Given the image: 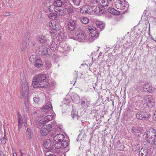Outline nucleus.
Wrapping results in <instances>:
<instances>
[{"label":"nucleus","instance_id":"f257e3e1","mask_svg":"<svg viewBox=\"0 0 156 156\" xmlns=\"http://www.w3.org/2000/svg\"><path fill=\"white\" fill-rule=\"evenodd\" d=\"M144 138L146 139V141H144V144L146 146L149 147L150 149L152 147V145L156 148V133L153 129H149L144 134Z\"/></svg>","mask_w":156,"mask_h":156},{"label":"nucleus","instance_id":"f03ea898","mask_svg":"<svg viewBox=\"0 0 156 156\" xmlns=\"http://www.w3.org/2000/svg\"><path fill=\"white\" fill-rule=\"evenodd\" d=\"M46 78V76L44 74H41L35 76L33 79L32 84L35 87L45 88L47 87L48 83L44 81Z\"/></svg>","mask_w":156,"mask_h":156},{"label":"nucleus","instance_id":"7ed1b4c3","mask_svg":"<svg viewBox=\"0 0 156 156\" xmlns=\"http://www.w3.org/2000/svg\"><path fill=\"white\" fill-rule=\"evenodd\" d=\"M29 61L31 62L35 63L34 65L35 67L37 68L42 67L43 66V62L41 59L38 58L36 55H31L29 58Z\"/></svg>","mask_w":156,"mask_h":156},{"label":"nucleus","instance_id":"20e7f679","mask_svg":"<svg viewBox=\"0 0 156 156\" xmlns=\"http://www.w3.org/2000/svg\"><path fill=\"white\" fill-rule=\"evenodd\" d=\"M76 35L75 38L79 42H83L87 40V35L85 32L83 30L79 29L76 33Z\"/></svg>","mask_w":156,"mask_h":156},{"label":"nucleus","instance_id":"39448f33","mask_svg":"<svg viewBox=\"0 0 156 156\" xmlns=\"http://www.w3.org/2000/svg\"><path fill=\"white\" fill-rule=\"evenodd\" d=\"M29 87L28 83L25 82L23 84L22 90H21L20 97L21 98L25 97L27 98L29 94Z\"/></svg>","mask_w":156,"mask_h":156},{"label":"nucleus","instance_id":"423d86ee","mask_svg":"<svg viewBox=\"0 0 156 156\" xmlns=\"http://www.w3.org/2000/svg\"><path fill=\"white\" fill-rule=\"evenodd\" d=\"M52 126L50 124L44 125L41 128V133L42 135L46 136L51 131Z\"/></svg>","mask_w":156,"mask_h":156},{"label":"nucleus","instance_id":"0eeeda50","mask_svg":"<svg viewBox=\"0 0 156 156\" xmlns=\"http://www.w3.org/2000/svg\"><path fill=\"white\" fill-rule=\"evenodd\" d=\"M90 101L89 99L84 97L81 98L80 101V106L83 109H86L89 107L90 105Z\"/></svg>","mask_w":156,"mask_h":156},{"label":"nucleus","instance_id":"6e6552de","mask_svg":"<svg viewBox=\"0 0 156 156\" xmlns=\"http://www.w3.org/2000/svg\"><path fill=\"white\" fill-rule=\"evenodd\" d=\"M136 117L139 119L145 120L149 117V115L146 112L141 111L137 113Z\"/></svg>","mask_w":156,"mask_h":156},{"label":"nucleus","instance_id":"1a4fd4ad","mask_svg":"<svg viewBox=\"0 0 156 156\" xmlns=\"http://www.w3.org/2000/svg\"><path fill=\"white\" fill-rule=\"evenodd\" d=\"M144 101L146 104L150 108L152 107L154 105V100L151 96H146L144 99Z\"/></svg>","mask_w":156,"mask_h":156},{"label":"nucleus","instance_id":"9d476101","mask_svg":"<svg viewBox=\"0 0 156 156\" xmlns=\"http://www.w3.org/2000/svg\"><path fill=\"white\" fill-rule=\"evenodd\" d=\"M115 7L117 9H123L126 5L124 0H117L115 3Z\"/></svg>","mask_w":156,"mask_h":156},{"label":"nucleus","instance_id":"9b49d317","mask_svg":"<svg viewBox=\"0 0 156 156\" xmlns=\"http://www.w3.org/2000/svg\"><path fill=\"white\" fill-rule=\"evenodd\" d=\"M90 36L93 37L94 39L98 37L99 34L95 28L93 27H89L88 28Z\"/></svg>","mask_w":156,"mask_h":156},{"label":"nucleus","instance_id":"f8f14e48","mask_svg":"<svg viewBox=\"0 0 156 156\" xmlns=\"http://www.w3.org/2000/svg\"><path fill=\"white\" fill-rule=\"evenodd\" d=\"M68 142L66 140H63L59 143H56L55 144V148L57 149L63 148L66 147L68 145Z\"/></svg>","mask_w":156,"mask_h":156},{"label":"nucleus","instance_id":"ddd939ff","mask_svg":"<svg viewBox=\"0 0 156 156\" xmlns=\"http://www.w3.org/2000/svg\"><path fill=\"white\" fill-rule=\"evenodd\" d=\"M76 21L71 20L68 23L67 25L69 30L70 31H73L76 27Z\"/></svg>","mask_w":156,"mask_h":156},{"label":"nucleus","instance_id":"4468645a","mask_svg":"<svg viewBox=\"0 0 156 156\" xmlns=\"http://www.w3.org/2000/svg\"><path fill=\"white\" fill-rule=\"evenodd\" d=\"M65 138L64 136L62 134H59L55 135L54 138V140L56 143H59L63 140Z\"/></svg>","mask_w":156,"mask_h":156},{"label":"nucleus","instance_id":"2eb2a0df","mask_svg":"<svg viewBox=\"0 0 156 156\" xmlns=\"http://www.w3.org/2000/svg\"><path fill=\"white\" fill-rule=\"evenodd\" d=\"M39 41L41 43L46 44L47 45L49 44L50 40L43 35H40L39 36Z\"/></svg>","mask_w":156,"mask_h":156},{"label":"nucleus","instance_id":"dca6fc26","mask_svg":"<svg viewBox=\"0 0 156 156\" xmlns=\"http://www.w3.org/2000/svg\"><path fill=\"white\" fill-rule=\"evenodd\" d=\"M52 106L51 103L49 101L47 102L45 105L41 109L42 110H45V112H47L48 111L51 109Z\"/></svg>","mask_w":156,"mask_h":156},{"label":"nucleus","instance_id":"f3484780","mask_svg":"<svg viewBox=\"0 0 156 156\" xmlns=\"http://www.w3.org/2000/svg\"><path fill=\"white\" fill-rule=\"evenodd\" d=\"M93 8V11L96 14H101L104 12V9H101L99 6H94Z\"/></svg>","mask_w":156,"mask_h":156},{"label":"nucleus","instance_id":"a211bd4d","mask_svg":"<svg viewBox=\"0 0 156 156\" xmlns=\"http://www.w3.org/2000/svg\"><path fill=\"white\" fill-rule=\"evenodd\" d=\"M96 2L103 7L107 6L108 4V0H96Z\"/></svg>","mask_w":156,"mask_h":156},{"label":"nucleus","instance_id":"6ab92c4d","mask_svg":"<svg viewBox=\"0 0 156 156\" xmlns=\"http://www.w3.org/2000/svg\"><path fill=\"white\" fill-rule=\"evenodd\" d=\"M72 99L73 102L78 104L80 101V98L78 95L76 94H74L72 97H71Z\"/></svg>","mask_w":156,"mask_h":156},{"label":"nucleus","instance_id":"aec40b11","mask_svg":"<svg viewBox=\"0 0 156 156\" xmlns=\"http://www.w3.org/2000/svg\"><path fill=\"white\" fill-rule=\"evenodd\" d=\"M51 42H49L50 48L52 51H55L57 49V45L55 43V42L52 40L51 41Z\"/></svg>","mask_w":156,"mask_h":156},{"label":"nucleus","instance_id":"412c9836","mask_svg":"<svg viewBox=\"0 0 156 156\" xmlns=\"http://www.w3.org/2000/svg\"><path fill=\"white\" fill-rule=\"evenodd\" d=\"M140 131V130L139 127L137 126H134L133 127L132 129V132L134 133L135 135L138 136L139 134H137V133H139Z\"/></svg>","mask_w":156,"mask_h":156},{"label":"nucleus","instance_id":"4be33fe9","mask_svg":"<svg viewBox=\"0 0 156 156\" xmlns=\"http://www.w3.org/2000/svg\"><path fill=\"white\" fill-rule=\"evenodd\" d=\"M96 24L98 27L101 29H103L105 26V23L99 20H97L96 22Z\"/></svg>","mask_w":156,"mask_h":156},{"label":"nucleus","instance_id":"5701e85b","mask_svg":"<svg viewBox=\"0 0 156 156\" xmlns=\"http://www.w3.org/2000/svg\"><path fill=\"white\" fill-rule=\"evenodd\" d=\"M71 115L73 119L75 120H78L80 116L78 115V112L76 111H73L71 112Z\"/></svg>","mask_w":156,"mask_h":156},{"label":"nucleus","instance_id":"b1692460","mask_svg":"<svg viewBox=\"0 0 156 156\" xmlns=\"http://www.w3.org/2000/svg\"><path fill=\"white\" fill-rule=\"evenodd\" d=\"M108 11L109 12L116 15H119L120 14L119 11H117L114 9L112 8H109L108 9Z\"/></svg>","mask_w":156,"mask_h":156},{"label":"nucleus","instance_id":"393cba45","mask_svg":"<svg viewBox=\"0 0 156 156\" xmlns=\"http://www.w3.org/2000/svg\"><path fill=\"white\" fill-rule=\"evenodd\" d=\"M53 118L52 115H48L45 116L44 119V122H43V123H45L46 122H48L51 120Z\"/></svg>","mask_w":156,"mask_h":156},{"label":"nucleus","instance_id":"a878e982","mask_svg":"<svg viewBox=\"0 0 156 156\" xmlns=\"http://www.w3.org/2000/svg\"><path fill=\"white\" fill-rule=\"evenodd\" d=\"M66 10L60 9V11H59L57 14H56L57 15H59L60 16H62L64 17H65L66 15Z\"/></svg>","mask_w":156,"mask_h":156},{"label":"nucleus","instance_id":"bb28decb","mask_svg":"<svg viewBox=\"0 0 156 156\" xmlns=\"http://www.w3.org/2000/svg\"><path fill=\"white\" fill-rule=\"evenodd\" d=\"M44 146L45 148L48 149L51 145V142L50 140H47L44 143Z\"/></svg>","mask_w":156,"mask_h":156},{"label":"nucleus","instance_id":"cd10ccee","mask_svg":"<svg viewBox=\"0 0 156 156\" xmlns=\"http://www.w3.org/2000/svg\"><path fill=\"white\" fill-rule=\"evenodd\" d=\"M147 154V151L146 149H142L139 152V154L142 156H146Z\"/></svg>","mask_w":156,"mask_h":156},{"label":"nucleus","instance_id":"c85d7f7f","mask_svg":"<svg viewBox=\"0 0 156 156\" xmlns=\"http://www.w3.org/2000/svg\"><path fill=\"white\" fill-rule=\"evenodd\" d=\"M33 100L34 103L35 104H40L41 102V100L40 99V98L38 96L34 97L33 98Z\"/></svg>","mask_w":156,"mask_h":156},{"label":"nucleus","instance_id":"c756f323","mask_svg":"<svg viewBox=\"0 0 156 156\" xmlns=\"http://www.w3.org/2000/svg\"><path fill=\"white\" fill-rule=\"evenodd\" d=\"M94 8L91 6H87V8L86 9L85 12V13L90 14L93 11Z\"/></svg>","mask_w":156,"mask_h":156},{"label":"nucleus","instance_id":"7c9ffc66","mask_svg":"<svg viewBox=\"0 0 156 156\" xmlns=\"http://www.w3.org/2000/svg\"><path fill=\"white\" fill-rule=\"evenodd\" d=\"M55 1L53 4L56 6L60 7L62 5V3L60 0H54Z\"/></svg>","mask_w":156,"mask_h":156},{"label":"nucleus","instance_id":"2f4dec72","mask_svg":"<svg viewBox=\"0 0 156 156\" xmlns=\"http://www.w3.org/2000/svg\"><path fill=\"white\" fill-rule=\"evenodd\" d=\"M48 16L50 19L55 20L57 17V14L54 13H51L48 15Z\"/></svg>","mask_w":156,"mask_h":156},{"label":"nucleus","instance_id":"473e14b6","mask_svg":"<svg viewBox=\"0 0 156 156\" xmlns=\"http://www.w3.org/2000/svg\"><path fill=\"white\" fill-rule=\"evenodd\" d=\"M81 21L83 24H86L89 22V20L87 17H84L81 19Z\"/></svg>","mask_w":156,"mask_h":156},{"label":"nucleus","instance_id":"72a5a7b5","mask_svg":"<svg viewBox=\"0 0 156 156\" xmlns=\"http://www.w3.org/2000/svg\"><path fill=\"white\" fill-rule=\"evenodd\" d=\"M86 135L85 134V133H83V132L82 133V132L79 134L78 138L79 139L80 138L81 140H82L84 138H86Z\"/></svg>","mask_w":156,"mask_h":156},{"label":"nucleus","instance_id":"f704fd0d","mask_svg":"<svg viewBox=\"0 0 156 156\" xmlns=\"http://www.w3.org/2000/svg\"><path fill=\"white\" fill-rule=\"evenodd\" d=\"M31 129L30 128H28L27 129L26 134L27 136V137L29 138L30 139H31Z\"/></svg>","mask_w":156,"mask_h":156},{"label":"nucleus","instance_id":"c9c22d12","mask_svg":"<svg viewBox=\"0 0 156 156\" xmlns=\"http://www.w3.org/2000/svg\"><path fill=\"white\" fill-rule=\"evenodd\" d=\"M51 66V64L49 61H46L45 62V66L47 69H49Z\"/></svg>","mask_w":156,"mask_h":156},{"label":"nucleus","instance_id":"e433bc0d","mask_svg":"<svg viewBox=\"0 0 156 156\" xmlns=\"http://www.w3.org/2000/svg\"><path fill=\"white\" fill-rule=\"evenodd\" d=\"M29 110L28 107L26 103H25V105L23 106V111L25 112H27Z\"/></svg>","mask_w":156,"mask_h":156},{"label":"nucleus","instance_id":"4c0bfd02","mask_svg":"<svg viewBox=\"0 0 156 156\" xmlns=\"http://www.w3.org/2000/svg\"><path fill=\"white\" fill-rule=\"evenodd\" d=\"M18 122H23V119L21 115L19 113H18Z\"/></svg>","mask_w":156,"mask_h":156},{"label":"nucleus","instance_id":"58836bf2","mask_svg":"<svg viewBox=\"0 0 156 156\" xmlns=\"http://www.w3.org/2000/svg\"><path fill=\"white\" fill-rule=\"evenodd\" d=\"M55 6L54 4L51 5L49 6L48 9L49 11L51 12H52L54 10V8H55Z\"/></svg>","mask_w":156,"mask_h":156},{"label":"nucleus","instance_id":"ea45409f","mask_svg":"<svg viewBox=\"0 0 156 156\" xmlns=\"http://www.w3.org/2000/svg\"><path fill=\"white\" fill-rule=\"evenodd\" d=\"M74 4L77 6L80 5V0H72Z\"/></svg>","mask_w":156,"mask_h":156},{"label":"nucleus","instance_id":"a19ab883","mask_svg":"<svg viewBox=\"0 0 156 156\" xmlns=\"http://www.w3.org/2000/svg\"><path fill=\"white\" fill-rule=\"evenodd\" d=\"M48 52V48L45 47H44V50H43L42 53H41L42 55H46Z\"/></svg>","mask_w":156,"mask_h":156},{"label":"nucleus","instance_id":"79ce46f5","mask_svg":"<svg viewBox=\"0 0 156 156\" xmlns=\"http://www.w3.org/2000/svg\"><path fill=\"white\" fill-rule=\"evenodd\" d=\"M148 88L147 90V91L149 92H152L154 90V88L151 86L149 85Z\"/></svg>","mask_w":156,"mask_h":156},{"label":"nucleus","instance_id":"37998d69","mask_svg":"<svg viewBox=\"0 0 156 156\" xmlns=\"http://www.w3.org/2000/svg\"><path fill=\"white\" fill-rule=\"evenodd\" d=\"M54 25H55V27H53L52 30H59V29L60 28L59 25L58 24H54Z\"/></svg>","mask_w":156,"mask_h":156},{"label":"nucleus","instance_id":"c03bdc74","mask_svg":"<svg viewBox=\"0 0 156 156\" xmlns=\"http://www.w3.org/2000/svg\"><path fill=\"white\" fill-rule=\"evenodd\" d=\"M55 8H54V11L56 13V14H57V13L59 12V11L60 10V9H59V6H55Z\"/></svg>","mask_w":156,"mask_h":156},{"label":"nucleus","instance_id":"a18cd8bd","mask_svg":"<svg viewBox=\"0 0 156 156\" xmlns=\"http://www.w3.org/2000/svg\"><path fill=\"white\" fill-rule=\"evenodd\" d=\"M149 86V85L148 83L144 84L143 86L144 89V90H145L147 91V90L148 88V87Z\"/></svg>","mask_w":156,"mask_h":156},{"label":"nucleus","instance_id":"49530a36","mask_svg":"<svg viewBox=\"0 0 156 156\" xmlns=\"http://www.w3.org/2000/svg\"><path fill=\"white\" fill-rule=\"evenodd\" d=\"M36 44L35 41H30L29 42V45L33 47Z\"/></svg>","mask_w":156,"mask_h":156},{"label":"nucleus","instance_id":"de8ad7c7","mask_svg":"<svg viewBox=\"0 0 156 156\" xmlns=\"http://www.w3.org/2000/svg\"><path fill=\"white\" fill-rule=\"evenodd\" d=\"M86 10V8L85 7H83L80 9V12L82 13H85Z\"/></svg>","mask_w":156,"mask_h":156},{"label":"nucleus","instance_id":"09e8293b","mask_svg":"<svg viewBox=\"0 0 156 156\" xmlns=\"http://www.w3.org/2000/svg\"><path fill=\"white\" fill-rule=\"evenodd\" d=\"M44 46H41L39 48V51L40 52V53L41 54V53H42L43 50H44Z\"/></svg>","mask_w":156,"mask_h":156},{"label":"nucleus","instance_id":"8fccbe9b","mask_svg":"<svg viewBox=\"0 0 156 156\" xmlns=\"http://www.w3.org/2000/svg\"><path fill=\"white\" fill-rule=\"evenodd\" d=\"M3 15L5 16H9L10 15V13L9 12H4Z\"/></svg>","mask_w":156,"mask_h":156},{"label":"nucleus","instance_id":"3c124183","mask_svg":"<svg viewBox=\"0 0 156 156\" xmlns=\"http://www.w3.org/2000/svg\"><path fill=\"white\" fill-rule=\"evenodd\" d=\"M86 155H91V152L89 150H88L87 151H86Z\"/></svg>","mask_w":156,"mask_h":156},{"label":"nucleus","instance_id":"603ef678","mask_svg":"<svg viewBox=\"0 0 156 156\" xmlns=\"http://www.w3.org/2000/svg\"><path fill=\"white\" fill-rule=\"evenodd\" d=\"M23 122H18V127L19 129L20 128H21L23 126Z\"/></svg>","mask_w":156,"mask_h":156},{"label":"nucleus","instance_id":"864d4df0","mask_svg":"<svg viewBox=\"0 0 156 156\" xmlns=\"http://www.w3.org/2000/svg\"><path fill=\"white\" fill-rule=\"evenodd\" d=\"M1 142L3 144H5L6 142V140L3 137L2 139Z\"/></svg>","mask_w":156,"mask_h":156},{"label":"nucleus","instance_id":"5fc2aeb1","mask_svg":"<svg viewBox=\"0 0 156 156\" xmlns=\"http://www.w3.org/2000/svg\"><path fill=\"white\" fill-rule=\"evenodd\" d=\"M49 26L52 29V28L53 27V23H52L51 22H49Z\"/></svg>","mask_w":156,"mask_h":156},{"label":"nucleus","instance_id":"6e6d98bb","mask_svg":"<svg viewBox=\"0 0 156 156\" xmlns=\"http://www.w3.org/2000/svg\"><path fill=\"white\" fill-rule=\"evenodd\" d=\"M124 148V146L122 144L119 147V150H123Z\"/></svg>","mask_w":156,"mask_h":156},{"label":"nucleus","instance_id":"4d7b16f0","mask_svg":"<svg viewBox=\"0 0 156 156\" xmlns=\"http://www.w3.org/2000/svg\"><path fill=\"white\" fill-rule=\"evenodd\" d=\"M25 36H27V38H28L29 37L30 34H29V33H25Z\"/></svg>","mask_w":156,"mask_h":156},{"label":"nucleus","instance_id":"13d9d810","mask_svg":"<svg viewBox=\"0 0 156 156\" xmlns=\"http://www.w3.org/2000/svg\"><path fill=\"white\" fill-rule=\"evenodd\" d=\"M57 36L59 38H62L61 34L59 33H58L57 34Z\"/></svg>","mask_w":156,"mask_h":156},{"label":"nucleus","instance_id":"bf43d9fd","mask_svg":"<svg viewBox=\"0 0 156 156\" xmlns=\"http://www.w3.org/2000/svg\"><path fill=\"white\" fill-rule=\"evenodd\" d=\"M50 155H51V154L48 153V152H47V154H46V156H49Z\"/></svg>","mask_w":156,"mask_h":156},{"label":"nucleus","instance_id":"052dcab7","mask_svg":"<svg viewBox=\"0 0 156 156\" xmlns=\"http://www.w3.org/2000/svg\"><path fill=\"white\" fill-rule=\"evenodd\" d=\"M55 34L54 33H52L51 34V37H52L53 36V37H54V35H55Z\"/></svg>","mask_w":156,"mask_h":156},{"label":"nucleus","instance_id":"680f3d73","mask_svg":"<svg viewBox=\"0 0 156 156\" xmlns=\"http://www.w3.org/2000/svg\"><path fill=\"white\" fill-rule=\"evenodd\" d=\"M24 125L25 127H27V125L26 123H25Z\"/></svg>","mask_w":156,"mask_h":156},{"label":"nucleus","instance_id":"e2e57ef3","mask_svg":"<svg viewBox=\"0 0 156 156\" xmlns=\"http://www.w3.org/2000/svg\"><path fill=\"white\" fill-rule=\"evenodd\" d=\"M21 156H22L23 155V154H22V152H21Z\"/></svg>","mask_w":156,"mask_h":156},{"label":"nucleus","instance_id":"0e129e2a","mask_svg":"<svg viewBox=\"0 0 156 156\" xmlns=\"http://www.w3.org/2000/svg\"><path fill=\"white\" fill-rule=\"evenodd\" d=\"M154 2L155 3V4H156V1H154Z\"/></svg>","mask_w":156,"mask_h":156},{"label":"nucleus","instance_id":"69168bd1","mask_svg":"<svg viewBox=\"0 0 156 156\" xmlns=\"http://www.w3.org/2000/svg\"><path fill=\"white\" fill-rule=\"evenodd\" d=\"M53 23V27H55V25H54V23Z\"/></svg>","mask_w":156,"mask_h":156},{"label":"nucleus","instance_id":"338daca9","mask_svg":"<svg viewBox=\"0 0 156 156\" xmlns=\"http://www.w3.org/2000/svg\"><path fill=\"white\" fill-rule=\"evenodd\" d=\"M15 156V155H14V154H13V156Z\"/></svg>","mask_w":156,"mask_h":156},{"label":"nucleus","instance_id":"774afa93","mask_svg":"<svg viewBox=\"0 0 156 156\" xmlns=\"http://www.w3.org/2000/svg\"><path fill=\"white\" fill-rule=\"evenodd\" d=\"M50 156H53V155H51Z\"/></svg>","mask_w":156,"mask_h":156}]
</instances>
